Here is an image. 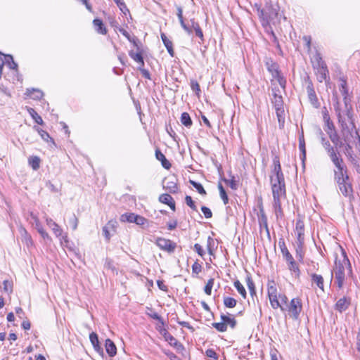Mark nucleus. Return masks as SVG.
Here are the masks:
<instances>
[{
    "instance_id": "1",
    "label": "nucleus",
    "mask_w": 360,
    "mask_h": 360,
    "mask_svg": "<svg viewBox=\"0 0 360 360\" xmlns=\"http://www.w3.org/2000/svg\"><path fill=\"white\" fill-rule=\"evenodd\" d=\"M340 91L344 96V106L341 105L337 97L334 98L335 103L333 104V106L338 118V122L341 126L344 140L345 141H349V136H352V134H355V131H358L359 134L360 132L356 129L354 122L352 106L350 103V99L347 97L348 91L345 82H342L341 84Z\"/></svg>"
},
{
    "instance_id": "2",
    "label": "nucleus",
    "mask_w": 360,
    "mask_h": 360,
    "mask_svg": "<svg viewBox=\"0 0 360 360\" xmlns=\"http://www.w3.org/2000/svg\"><path fill=\"white\" fill-rule=\"evenodd\" d=\"M255 8L263 27L269 26L271 24L275 25L279 22V13L277 6H273L271 4H266L264 8H261L260 6L255 4Z\"/></svg>"
},
{
    "instance_id": "3",
    "label": "nucleus",
    "mask_w": 360,
    "mask_h": 360,
    "mask_svg": "<svg viewBox=\"0 0 360 360\" xmlns=\"http://www.w3.org/2000/svg\"><path fill=\"white\" fill-rule=\"evenodd\" d=\"M267 294L269 298L271 306L273 309L280 308L282 311L285 309L278 300V292L276 284L274 281H269L267 284Z\"/></svg>"
},
{
    "instance_id": "4",
    "label": "nucleus",
    "mask_w": 360,
    "mask_h": 360,
    "mask_svg": "<svg viewBox=\"0 0 360 360\" xmlns=\"http://www.w3.org/2000/svg\"><path fill=\"white\" fill-rule=\"evenodd\" d=\"M284 309L283 311L287 310L291 318L297 320L302 309L301 300L297 297L292 299L290 304H287Z\"/></svg>"
},
{
    "instance_id": "5",
    "label": "nucleus",
    "mask_w": 360,
    "mask_h": 360,
    "mask_svg": "<svg viewBox=\"0 0 360 360\" xmlns=\"http://www.w3.org/2000/svg\"><path fill=\"white\" fill-rule=\"evenodd\" d=\"M265 65L268 71L271 74L272 77L277 79L281 86L284 88L286 81L284 77L281 76L280 71L278 70V64L274 63L272 60L268 59L266 60Z\"/></svg>"
},
{
    "instance_id": "6",
    "label": "nucleus",
    "mask_w": 360,
    "mask_h": 360,
    "mask_svg": "<svg viewBox=\"0 0 360 360\" xmlns=\"http://www.w3.org/2000/svg\"><path fill=\"white\" fill-rule=\"evenodd\" d=\"M304 81L307 84L306 89L310 103L314 108H319L320 107V103L319 102L318 98L314 91V85L311 80L310 79L309 77H307Z\"/></svg>"
},
{
    "instance_id": "7",
    "label": "nucleus",
    "mask_w": 360,
    "mask_h": 360,
    "mask_svg": "<svg viewBox=\"0 0 360 360\" xmlns=\"http://www.w3.org/2000/svg\"><path fill=\"white\" fill-rule=\"evenodd\" d=\"M120 221L123 222L135 223L143 226L148 221L146 219L134 213H124L120 216Z\"/></svg>"
},
{
    "instance_id": "8",
    "label": "nucleus",
    "mask_w": 360,
    "mask_h": 360,
    "mask_svg": "<svg viewBox=\"0 0 360 360\" xmlns=\"http://www.w3.org/2000/svg\"><path fill=\"white\" fill-rule=\"evenodd\" d=\"M336 182L338 185L340 192L343 195H345V197H348L350 199L351 196L352 195V193H353L350 179L348 178L347 180L343 179L342 182V181H336Z\"/></svg>"
},
{
    "instance_id": "9",
    "label": "nucleus",
    "mask_w": 360,
    "mask_h": 360,
    "mask_svg": "<svg viewBox=\"0 0 360 360\" xmlns=\"http://www.w3.org/2000/svg\"><path fill=\"white\" fill-rule=\"evenodd\" d=\"M295 232L297 234V239L298 243V247L302 248L304 243V224L302 219L299 218L297 219L295 226Z\"/></svg>"
},
{
    "instance_id": "10",
    "label": "nucleus",
    "mask_w": 360,
    "mask_h": 360,
    "mask_svg": "<svg viewBox=\"0 0 360 360\" xmlns=\"http://www.w3.org/2000/svg\"><path fill=\"white\" fill-rule=\"evenodd\" d=\"M345 278V267L342 264H336V268L335 270V283L338 285V287L339 289H341L344 284V281Z\"/></svg>"
},
{
    "instance_id": "11",
    "label": "nucleus",
    "mask_w": 360,
    "mask_h": 360,
    "mask_svg": "<svg viewBox=\"0 0 360 360\" xmlns=\"http://www.w3.org/2000/svg\"><path fill=\"white\" fill-rule=\"evenodd\" d=\"M157 245L162 250L172 252L176 248V244L169 239L160 238L156 241Z\"/></svg>"
},
{
    "instance_id": "12",
    "label": "nucleus",
    "mask_w": 360,
    "mask_h": 360,
    "mask_svg": "<svg viewBox=\"0 0 360 360\" xmlns=\"http://www.w3.org/2000/svg\"><path fill=\"white\" fill-rule=\"evenodd\" d=\"M335 179L336 181H342L343 179L347 180L349 177L347 174V169L345 165L338 167L334 170Z\"/></svg>"
},
{
    "instance_id": "13",
    "label": "nucleus",
    "mask_w": 360,
    "mask_h": 360,
    "mask_svg": "<svg viewBox=\"0 0 360 360\" xmlns=\"http://www.w3.org/2000/svg\"><path fill=\"white\" fill-rule=\"evenodd\" d=\"M350 304L351 299L347 297H343L342 298H340L337 301L335 305V309L341 313L347 309Z\"/></svg>"
},
{
    "instance_id": "14",
    "label": "nucleus",
    "mask_w": 360,
    "mask_h": 360,
    "mask_svg": "<svg viewBox=\"0 0 360 360\" xmlns=\"http://www.w3.org/2000/svg\"><path fill=\"white\" fill-rule=\"evenodd\" d=\"M163 335L165 340L167 341L171 346L175 347L178 351L183 350L184 349L183 345L178 342L177 340L168 332L165 331Z\"/></svg>"
},
{
    "instance_id": "15",
    "label": "nucleus",
    "mask_w": 360,
    "mask_h": 360,
    "mask_svg": "<svg viewBox=\"0 0 360 360\" xmlns=\"http://www.w3.org/2000/svg\"><path fill=\"white\" fill-rule=\"evenodd\" d=\"M272 193L275 202H279L281 200V196L285 194V185H273Z\"/></svg>"
},
{
    "instance_id": "16",
    "label": "nucleus",
    "mask_w": 360,
    "mask_h": 360,
    "mask_svg": "<svg viewBox=\"0 0 360 360\" xmlns=\"http://www.w3.org/2000/svg\"><path fill=\"white\" fill-rule=\"evenodd\" d=\"M30 217H31L32 219L34 221V222L35 223V227H36L37 231L39 232V233L41 235V236L44 239L51 240V238H50L49 235L48 234V233H46L44 231V229L40 224L38 218L33 213L30 214Z\"/></svg>"
},
{
    "instance_id": "17",
    "label": "nucleus",
    "mask_w": 360,
    "mask_h": 360,
    "mask_svg": "<svg viewBox=\"0 0 360 360\" xmlns=\"http://www.w3.org/2000/svg\"><path fill=\"white\" fill-rule=\"evenodd\" d=\"M89 340L94 349L99 354H103V349L99 345L98 338L96 333L92 332L89 335Z\"/></svg>"
},
{
    "instance_id": "18",
    "label": "nucleus",
    "mask_w": 360,
    "mask_h": 360,
    "mask_svg": "<svg viewBox=\"0 0 360 360\" xmlns=\"http://www.w3.org/2000/svg\"><path fill=\"white\" fill-rule=\"evenodd\" d=\"M311 63L313 68L314 69H317L319 68H321V66H326V63L323 60L322 57L321 56V53L318 51L316 52V53L314 55L313 58H311Z\"/></svg>"
},
{
    "instance_id": "19",
    "label": "nucleus",
    "mask_w": 360,
    "mask_h": 360,
    "mask_svg": "<svg viewBox=\"0 0 360 360\" xmlns=\"http://www.w3.org/2000/svg\"><path fill=\"white\" fill-rule=\"evenodd\" d=\"M311 280L313 284H316V285L324 292V285H323V278L321 275L316 274H311Z\"/></svg>"
},
{
    "instance_id": "20",
    "label": "nucleus",
    "mask_w": 360,
    "mask_h": 360,
    "mask_svg": "<svg viewBox=\"0 0 360 360\" xmlns=\"http://www.w3.org/2000/svg\"><path fill=\"white\" fill-rule=\"evenodd\" d=\"M316 70V72L317 75V79L319 82H322L323 81L326 80L329 72L327 68V66H321V68H319Z\"/></svg>"
},
{
    "instance_id": "21",
    "label": "nucleus",
    "mask_w": 360,
    "mask_h": 360,
    "mask_svg": "<svg viewBox=\"0 0 360 360\" xmlns=\"http://www.w3.org/2000/svg\"><path fill=\"white\" fill-rule=\"evenodd\" d=\"M105 347L110 356H114L117 354V347L115 343L110 339L105 340Z\"/></svg>"
},
{
    "instance_id": "22",
    "label": "nucleus",
    "mask_w": 360,
    "mask_h": 360,
    "mask_svg": "<svg viewBox=\"0 0 360 360\" xmlns=\"http://www.w3.org/2000/svg\"><path fill=\"white\" fill-rule=\"evenodd\" d=\"M26 95L34 100H39L43 97L44 94L41 90L38 89H27Z\"/></svg>"
},
{
    "instance_id": "23",
    "label": "nucleus",
    "mask_w": 360,
    "mask_h": 360,
    "mask_svg": "<svg viewBox=\"0 0 360 360\" xmlns=\"http://www.w3.org/2000/svg\"><path fill=\"white\" fill-rule=\"evenodd\" d=\"M155 157L157 160L161 162L164 168L168 169L171 167L170 162L167 160L165 155L158 148L155 150Z\"/></svg>"
},
{
    "instance_id": "24",
    "label": "nucleus",
    "mask_w": 360,
    "mask_h": 360,
    "mask_svg": "<svg viewBox=\"0 0 360 360\" xmlns=\"http://www.w3.org/2000/svg\"><path fill=\"white\" fill-rule=\"evenodd\" d=\"M93 25L95 27L96 31L101 34H105L107 33L106 27H105L103 21L100 19L96 18L93 20Z\"/></svg>"
},
{
    "instance_id": "25",
    "label": "nucleus",
    "mask_w": 360,
    "mask_h": 360,
    "mask_svg": "<svg viewBox=\"0 0 360 360\" xmlns=\"http://www.w3.org/2000/svg\"><path fill=\"white\" fill-rule=\"evenodd\" d=\"M278 245L281 248L282 255L286 262L292 260L294 259L292 256V255L288 251V248H286L284 241H279Z\"/></svg>"
},
{
    "instance_id": "26",
    "label": "nucleus",
    "mask_w": 360,
    "mask_h": 360,
    "mask_svg": "<svg viewBox=\"0 0 360 360\" xmlns=\"http://www.w3.org/2000/svg\"><path fill=\"white\" fill-rule=\"evenodd\" d=\"M275 110H276V116H277L278 124H279V127L281 129H282V128H283L284 124H285L284 108L283 107L278 108H276Z\"/></svg>"
},
{
    "instance_id": "27",
    "label": "nucleus",
    "mask_w": 360,
    "mask_h": 360,
    "mask_svg": "<svg viewBox=\"0 0 360 360\" xmlns=\"http://www.w3.org/2000/svg\"><path fill=\"white\" fill-rule=\"evenodd\" d=\"M34 129L39 133V134L40 135V136L41 137V139L43 140H44L46 142L50 141L53 146H55V142H54L53 139L51 137H50L48 132L40 129L39 127H38L37 126H34Z\"/></svg>"
},
{
    "instance_id": "28",
    "label": "nucleus",
    "mask_w": 360,
    "mask_h": 360,
    "mask_svg": "<svg viewBox=\"0 0 360 360\" xmlns=\"http://www.w3.org/2000/svg\"><path fill=\"white\" fill-rule=\"evenodd\" d=\"M221 320L225 323L226 327L229 325L231 328H234L236 326V320L232 316H227L222 314H221Z\"/></svg>"
},
{
    "instance_id": "29",
    "label": "nucleus",
    "mask_w": 360,
    "mask_h": 360,
    "mask_svg": "<svg viewBox=\"0 0 360 360\" xmlns=\"http://www.w3.org/2000/svg\"><path fill=\"white\" fill-rule=\"evenodd\" d=\"M2 61H3V63H2L3 65L4 63H6V65H8V66L11 69L16 70L17 68H18V65L14 61L13 58V56L11 55H9V54L5 55L4 57V59L2 60Z\"/></svg>"
},
{
    "instance_id": "30",
    "label": "nucleus",
    "mask_w": 360,
    "mask_h": 360,
    "mask_svg": "<svg viewBox=\"0 0 360 360\" xmlns=\"http://www.w3.org/2000/svg\"><path fill=\"white\" fill-rule=\"evenodd\" d=\"M20 233L22 243H24L27 247L32 246L33 245V241L27 231L25 229H22Z\"/></svg>"
},
{
    "instance_id": "31",
    "label": "nucleus",
    "mask_w": 360,
    "mask_h": 360,
    "mask_svg": "<svg viewBox=\"0 0 360 360\" xmlns=\"http://www.w3.org/2000/svg\"><path fill=\"white\" fill-rule=\"evenodd\" d=\"M273 163H274V169L273 173L274 175L277 176H283V174L281 170V166L280 164L279 158L278 156H275L273 159Z\"/></svg>"
},
{
    "instance_id": "32",
    "label": "nucleus",
    "mask_w": 360,
    "mask_h": 360,
    "mask_svg": "<svg viewBox=\"0 0 360 360\" xmlns=\"http://www.w3.org/2000/svg\"><path fill=\"white\" fill-rule=\"evenodd\" d=\"M327 134H328V136L332 141V143L335 145V147L338 148V146L340 147V145H339L340 142V137L338 134H337L335 130H331V131H327Z\"/></svg>"
},
{
    "instance_id": "33",
    "label": "nucleus",
    "mask_w": 360,
    "mask_h": 360,
    "mask_svg": "<svg viewBox=\"0 0 360 360\" xmlns=\"http://www.w3.org/2000/svg\"><path fill=\"white\" fill-rule=\"evenodd\" d=\"M271 102L275 109L283 107V101L282 96L281 95L276 94V93L274 94V98H272Z\"/></svg>"
},
{
    "instance_id": "34",
    "label": "nucleus",
    "mask_w": 360,
    "mask_h": 360,
    "mask_svg": "<svg viewBox=\"0 0 360 360\" xmlns=\"http://www.w3.org/2000/svg\"><path fill=\"white\" fill-rule=\"evenodd\" d=\"M191 27L194 30L195 32V35L198 37L200 39L203 40V33L202 31L198 22H196L193 19L191 20Z\"/></svg>"
},
{
    "instance_id": "35",
    "label": "nucleus",
    "mask_w": 360,
    "mask_h": 360,
    "mask_svg": "<svg viewBox=\"0 0 360 360\" xmlns=\"http://www.w3.org/2000/svg\"><path fill=\"white\" fill-rule=\"evenodd\" d=\"M299 148L302 155V159L304 160L306 158V148L303 133L299 136Z\"/></svg>"
},
{
    "instance_id": "36",
    "label": "nucleus",
    "mask_w": 360,
    "mask_h": 360,
    "mask_svg": "<svg viewBox=\"0 0 360 360\" xmlns=\"http://www.w3.org/2000/svg\"><path fill=\"white\" fill-rule=\"evenodd\" d=\"M181 122L186 127H190L193 122L188 112H183L181 116Z\"/></svg>"
},
{
    "instance_id": "37",
    "label": "nucleus",
    "mask_w": 360,
    "mask_h": 360,
    "mask_svg": "<svg viewBox=\"0 0 360 360\" xmlns=\"http://www.w3.org/2000/svg\"><path fill=\"white\" fill-rule=\"evenodd\" d=\"M271 186L276 184L280 185V186H284L285 185V181H284V176H277V175H272L271 176Z\"/></svg>"
},
{
    "instance_id": "38",
    "label": "nucleus",
    "mask_w": 360,
    "mask_h": 360,
    "mask_svg": "<svg viewBox=\"0 0 360 360\" xmlns=\"http://www.w3.org/2000/svg\"><path fill=\"white\" fill-rule=\"evenodd\" d=\"M29 165L34 170H37L40 167V159L37 156H32L29 158Z\"/></svg>"
},
{
    "instance_id": "39",
    "label": "nucleus",
    "mask_w": 360,
    "mask_h": 360,
    "mask_svg": "<svg viewBox=\"0 0 360 360\" xmlns=\"http://www.w3.org/2000/svg\"><path fill=\"white\" fill-rule=\"evenodd\" d=\"M129 56L132 59H134L136 62L139 63L141 66L144 65L143 58L141 53H134L133 51H131L129 53Z\"/></svg>"
},
{
    "instance_id": "40",
    "label": "nucleus",
    "mask_w": 360,
    "mask_h": 360,
    "mask_svg": "<svg viewBox=\"0 0 360 360\" xmlns=\"http://www.w3.org/2000/svg\"><path fill=\"white\" fill-rule=\"evenodd\" d=\"M190 184L193 186V187L200 194V195H205L206 192L202 186V185L200 183L196 182L193 180H190Z\"/></svg>"
},
{
    "instance_id": "41",
    "label": "nucleus",
    "mask_w": 360,
    "mask_h": 360,
    "mask_svg": "<svg viewBox=\"0 0 360 360\" xmlns=\"http://www.w3.org/2000/svg\"><path fill=\"white\" fill-rule=\"evenodd\" d=\"M234 287L237 289L238 292L241 295L243 298H246V290L244 286L240 283L238 280L234 281Z\"/></svg>"
},
{
    "instance_id": "42",
    "label": "nucleus",
    "mask_w": 360,
    "mask_h": 360,
    "mask_svg": "<svg viewBox=\"0 0 360 360\" xmlns=\"http://www.w3.org/2000/svg\"><path fill=\"white\" fill-rule=\"evenodd\" d=\"M237 301L231 297H224V304L226 307L228 308H233L236 307Z\"/></svg>"
},
{
    "instance_id": "43",
    "label": "nucleus",
    "mask_w": 360,
    "mask_h": 360,
    "mask_svg": "<svg viewBox=\"0 0 360 360\" xmlns=\"http://www.w3.org/2000/svg\"><path fill=\"white\" fill-rule=\"evenodd\" d=\"M29 112L32 117L38 124L42 125L44 124L41 117L39 115L38 113L34 109L30 108L29 110Z\"/></svg>"
},
{
    "instance_id": "44",
    "label": "nucleus",
    "mask_w": 360,
    "mask_h": 360,
    "mask_svg": "<svg viewBox=\"0 0 360 360\" xmlns=\"http://www.w3.org/2000/svg\"><path fill=\"white\" fill-rule=\"evenodd\" d=\"M260 215L259 217V224L260 226H264L267 230H268V225H267V217L266 214L264 212L263 208L260 207Z\"/></svg>"
},
{
    "instance_id": "45",
    "label": "nucleus",
    "mask_w": 360,
    "mask_h": 360,
    "mask_svg": "<svg viewBox=\"0 0 360 360\" xmlns=\"http://www.w3.org/2000/svg\"><path fill=\"white\" fill-rule=\"evenodd\" d=\"M287 263H288V269L291 271L295 272L297 276H299L300 275V269H299V267H298L297 264H296L295 259H292V260L289 261Z\"/></svg>"
},
{
    "instance_id": "46",
    "label": "nucleus",
    "mask_w": 360,
    "mask_h": 360,
    "mask_svg": "<svg viewBox=\"0 0 360 360\" xmlns=\"http://www.w3.org/2000/svg\"><path fill=\"white\" fill-rule=\"evenodd\" d=\"M247 285L252 296L256 294L255 283L250 277L247 278Z\"/></svg>"
},
{
    "instance_id": "47",
    "label": "nucleus",
    "mask_w": 360,
    "mask_h": 360,
    "mask_svg": "<svg viewBox=\"0 0 360 360\" xmlns=\"http://www.w3.org/2000/svg\"><path fill=\"white\" fill-rule=\"evenodd\" d=\"M160 202H174V200L169 194H162L159 197Z\"/></svg>"
},
{
    "instance_id": "48",
    "label": "nucleus",
    "mask_w": 360,
    "mask_h": 360,
    "mask_svg": "<svg viewBox=\"0 0 360 360\" xmlns=\"http://www.w3.org/2000/svg\"><path fill=\"white\" fill-rule=\"evenodd\" d=\"M218 188L219 190V193H220L221 200H223L224 202H228V200H229L228 195L226 193L225 189L224 188L223 186L221 185V184H219Z\"/></svg>"
},
{
    "instance_id": "49",
    "label": "nucleus",
    "mask_w": 360,
    "mask_h": 360,
    "mask_svg": "<svg viewBox=\"0 0 360 360\" xmlns=\"http://www.w3.org/2000/svg\"><path fill=\"white\" fill-rule=\"evenodd\" d=\"M212 326L219 332H225L227 330V327L223 321L220 323H213Z\"/></svg>"
},
{
    "instance_id": "50",
    "label": "nucleus",
    "mask_w": 360,
    "mask_h": 360,
    "mask_svg": "<svg viewBox=\"0 0 360 360\" xmlns=\"http://www.w3.org/2000/svg\"><path fill=\"white\" fill-rule=\"evenodd\" d=\"M213 285H214V278H210L208 280L205 287V292L207 295H210L211 293H212V287H213Z\"/></svg>"
},
{
    "instance_id": "51",
    "label": "nucleus",
    "mask_w": 360,
    "mask_h": 360,
    "mask_svg": "<svg viewBox=\"0 0 360 360\" xmlns=\"http://www.w3.org/2000/svg\"><path fill=\"white\" fill-rule=\"evenodd\" d=\"M165 184V187L169 191V192L176 193L177 191V185L174 181H167Z\"/></svg>"
},
{
    "instance_id": "52",
    "label": "nucleus",
    "mask_w": 360,
    "mask_h": 360,
    "mask_svg": "<svg viewBox=\"0 0 360 360\" xmlns=\"http://www.w3.org/2000/svg\"><path fill=\"white\" fill-rule=\"evenodd\" d=\"M328 155L329 156L331 161L335 160V158H338L340 155H341L338 151V149L337 147H335V149H331L330 151L327 152Z\"/></svg>"
},
{
    "instance_id": "53",
    "label": "nucleus",
    "mask_w": 360,
    "mask_h": 360,
    "mask_svg": "<svg viewBox=\"0 0 360 360\" xmlns=\"http://www.w3.org/2000/svg\"><path fill=\"white\" fill-rule=\"evenodd\" d=\"M191 89L196 93L197 95L200 92V88L198 82L195 80L191 81Z\"/></svg>"
},
{
    "instance_id": "54",
    "label": "nucleus",
    "mask_w": 360,
    "mask_h": 360,
    "mask_svg": "<svg viewBox=\"0 0 360 360\" xmlns=\"http://www.w3.org/2000/svg\"><path fill=\"white\" fill-rule=\"evenodd\" d=\"M69 223L72 226L73 230H76L78 225V219L75 214H73L69 219Z\"/></svg>"
},
{
    "instance_id": "55",
    "label": "nucleus",
    "mask_w": 360,
    "mask_h": 360,
    "mask_svg": "<svg viewBox=\"0 0 360 360\" xmlns=\"http://www.w3.org/2000/svg\"><path fill=\"white\" fill-rule=\"evenodd\" d=\"M51 229L56 237H60L62 236L63 230L57 224H55L52 227H51Z\"/></svg>"
},
{
    "instance_id": "56",
    "label": "nucleus",
    "mask_w": 360,
    "mask_h": 360,
    "mask_svg": "<svg viewBox=\"0 0 360 360\" xmlns=\"http://www.w3.org/2000/svg\"><path fill=\"white\" fill-rule=\"evenodd\" d=\"M163 352L170 360H181L174 353L169 350L165 349Z\"/></svg>"
},
{
    "instance_id": "57",
    "label": "nucleus",
    "mask_w": 360,
    "mask_h": 360,
    "mask_svg": "<svg viewBox=\"0 0 360 360\" xmlns=\"http://www.w3.org/2000/svg\"><path fill=\"white\" fill-rule=\"evenodd\" d=\"M206 355H207V356H208L210 358H212V359H214V360H217L218 359L217 354L212 349H207L206 351Z\"/></svg>"
},
{
    "instance_id": "58",
    "label": "nucleus",
    "mask_w": 360,
    "mask_h": 360,
    "mask_svg": "<svg viewBox=\"0 0 360 360\" xmlns=\"http://www.w3.org/2000/svg\"><path fill=\"white\" fill-rule=\"evenodd\" d=\"M333 165H335V168L340 166H342L343 165H345L343 159L342 158L341 155H340L338 158H335L333 161H331Z\"/></svg>"
},
{
    "instance_id": "59",
    "label": "nucleus",
    "mask_w": 360,
    "mask_h": 360,
    "mask_svg": "<svg viewBox=\"0 0 360 360\" xmlns=\"http://www.w3.org/2000/svg\"><path fill=\"white\" fill-rule=\"evenodd\" d=\"M225 182L232 189L236 190L237 188V184L234 179H226Z\"/></svg>"
},
{
    "instance_id": "60",
    "label": "nucleus",
    "mask_w": 360,
    "mask_h": 360,
    "mask_svg": "<svg viewBox=\"0 0 360 360\" xmlns=\"http://www.w3.org/2000/svg\"><path fill=\"white\" fill-rule=\"evenodd\" d=\"M201 211L202 212L206 218H210L212 217V212L210 208L205 206H202Z\"/></svg>"
},
{
    "instance_id": "61",
    "label": "nucleus",
    "mask_w": 360,
    "mask_h": 360,
    "mask_svg": "<svg viewBox=\"0 0 360 360\" xmlns=\"http://www.w3.org/2000/svg\"><path fill=\"white\" fill-rule=\"evenodd\" d=\"M161 39L165 47L172 45V42L167 39L165 33L161 34Z\"/></svg>"
},
{
    "instance_id": "62",
    "label": "nucleus",
    "mask_w": 360,
    "mask_h": 360,
    "mask_svg": "<svg viewBox=\"0 0 360 360\" xmlns=\"http://www.w3.org/2000/svg\"><path fill=\"white\" fill-rule=\"evenodd\" d=\"M278 300H279L280 303L281 304V305L283 307H285L283 306V304H285V306L288 304H287L288 298H287V297L285 295H282V294L278 295Z\"/></svg>"
},
{
    "instance_id": "63",
    "label": "nucleus",
    "mask_w": 360,
    "mask_h": 360,
    "mask_svg": "<svg viewBox=\"0 0 360 360\" xmlns=\"http://www.w3.org/2000/svg\"><path fill=\"white\" fill-rule=\"evenodd\" d=\"M194 248V250L197 252V253L200 256H201V257L203 256L205 252H204V250H203V249H202V246L200 245H199L198 243H195L194 245V248Z\"/></svg>"
},
{
    "instance_id": "64",
    "label": "nucleus",
    "mask_w": 360,
    "mask_h": 360,
    "mask_svg": "<svg viewBox=\"0 0 360 360\" xmlns=\"http://www.w3.org/2000/svg\"><path fill=\"white\" fill-rule=\"evenodd\" d=\"M120 11L124 14V15H127V13H129V10L128 9V8L127 7L125 3L123 1L122 3H120V5L117 6Z\"/></svg>"
}]
</instances>
